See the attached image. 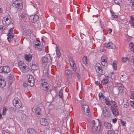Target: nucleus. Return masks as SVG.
Instances as JSON below:
<instances>
[{
    "instance_id": "50",
    "label": "nucleus",
    "mask_w": 134,
    "mask_h": 134,
    "mask_svg": "<svg viewBox=\"0 0 134 134\" xmlns=\"http://www.w3.org/2000/svg\"><path fill=\"white\" fill-rule=\"evenodd\" d=\"M121 123L123 126H124L125 124V122L123 121L122 120H120Z\"/></svg>"
},
{
    "instance_id": "45",
    "label": "nucleus",
    "mask_w": 134,
    "mask_h": 134,
    "mask_svg": "<svg viewBox=\"0 0 134 134\" xmlns=\"http://www.w3.org/2000/svg\"><path fill=\"white\" fill-rule=\"evenodd\" d=\"M29 83L28 82H25L23 83V86L24 87H26L28 85H29Z\"/></svg>"
},
{
    "instance_id": "52",
    "label": "nucleus",
    "mask_w": 134,
    "mask_h": 134,
    "mask_svg": "<svg viewBox=\"0 0 134 134\" xmlns=\"http://www.w3.org/2000/svg\"><path fill=\"white\" fill-rule=\"evenodd\" d=\"M131 105L133 108H134V102L131 101Z\"/></svg>"
},
{
    "instance_id": "28",
    "label": "nucleus",
    "mask_w": 134,
    "mask_h": 134,
    "mask_svg": "<svg viewBox=\"0 0 134 134\" xmlns=\"http://www.w3.org/2000/svg\"><path fill=\"white\" fill-rule=\"evenodd\" d=\"M56 52L57 55L56 57L58 58H60L61 56V53L60 52L59 49L58 47H57Z\"/></svg>"
},
{
    "instance_id": "54",
    "label": "nucleus",
    "mask_w": 134,
    "mask_h": 134,
    "mask_svg": "<svg viewBox=\"0 0 134 134\" xmlns=\"http://www.w3.org/2000/svg\"><path fill=\"white\" fill-rule=\"evenodd\" d=\"M7 110V108H4L3 111V115H4V113L5 112L6 110Z\"/></svg>"
},
{
    "instance_id": "48",
    "label": "nucleus",
    "mask_w": 134,
    "mask_h": 134,
    "mask_svg": "<svg viewBox=\"0 0 134 134\" xmlns=\"http://www.w3.org/2000/svg\"><path fill=\"white\" fill-rule=\"evenodd\" d=\"M21 17L22 18L26 19V15L25 14H21Z\"/></svg>"
},
{
    "instance_id": "64",
    "label": "nucleus",
    "mask_w": 134,
    "mask_h": 134,
    "mask_svg": "<svg viewBox=\"0 0 134 134\" xmlns=\"http://www.w3.org/2000/svg\"><path fill=\"white\" fill-rule=\"evenodd\" d=\"M2 115L0 113V118H1L2 117Z\"/></svg>"
},
{
    "instance_id": "51",
    "label": "nucleus",
    "mask_w": 134,
    "mask_h": 134,
    "mask_svg": "<svg viewBox=\"0 0 134 134\" xmlns=\"http://www.w3.org/2000/svg\"><path fill=\"white\" fill-rule=\"evenodd\" d=\"M131 61L133 63V64L134 66V56H133L132 58L131 59Z\"/></svg>"
},
{
    "instance_id": "8",
    "label": "nucleus",
    "mask_w": 134,
    "mask_h": 134,
    "mask_svg": "<svg viewBox=\"0 0 134 134\" xmlns=\"http://www.w3.org/2000/svg\"><path fill=\"white\" fill-rule=\"evenodd\" d=\"M27 77L28 79V82L29 83V85L31 87L34 86L35 81L33 76L30 75H27Z\"/></svg>"
},
{
    "instance_id": "6",
    "label": "nucleus",
    "mask_w": 134,
    "mask_h": 134,
    "mask_svg": "<svg viewBox=\"0 0 134 134\" xmlns=\"http://www.w3.org/2000/svg\"><path fill=\"white\" fill-rule=\"evenodd\" d=\"M50 58L51 60V62H52V58H51L50 55H48L47 56L42 57L41 59V61L43 66L44 67H46L47 65L48 59Z\"/></svg>"
},
{
    "instance_id": "44",
    "label": "nucleus",
    "mask_w": 134,
    "mask_h": 134,
    "mask_svg": "<svg viewBox=\"0 0 134 134\" xmlns=\"http://www.w3.org/2000/svg\"><path fill=\"white\" fill-rule=\"evenodd\" d=\"M115 3L118 5L120 4L121 2V0H114Z\"/></svg>"
},
{
    "instance_id": "47",
    "label": "nucleus",
    "mask_w": 134,
    "mask_h": 134,
    "mask_svg": "<svg viewBox=\"0 0 134 134\" xmlns=\"http://www.w3.org/2000/svg\"><path fill=\"white\" fill-rule=\"evenodd\" d=\"M73 70L74 71H75L76 70V64L72 65H71Z\"/></svg>"
},
{
    "instance_id": "33",
    "label": "nucleus",
    "mask_w": 134,
    "mask_h": 134,
    "mask_svg": "<svg viewBox=\"0 0 134 134\" xmlns=\"http://www.w3.org/2000/svg\"><path fill=\"white\" fill-rule=\"evenodd\" d=\"M87 57L86 56L83 57L82 58V61L83 63L85 65L87 64Z\"/></svg>"
},
{
    "instance_id": "5",
    "label": "nucleus",
    "mask_w": 134,
    "mask_h": 134,
    "mask_svg": "<svg viewBox=\"0 0 134 134\" xmlns=\"http://www.w3.org/2000/svg\"><path fill=\"white\" fill-rule=\"evenodd\" d=\"M82 111L87 116L89 115L90 113L88 105L86 104H84L82 105Z\"/></svg>"
},
{
    "instance_id": "11",
    "label": "nucleus",
    "mask_w": 134,
    "mask_h": 134,
    "mask_svg": "<svg viewBox=\"0 0 134 134\" xmlns=\"http://www.w3.org/2000/svg\"><path fill=\"white\" fill-rule=\"evenodd\" d=\"M13 27L11 28L9 30V32L8 34L7 35L8 37H7V39L10 42L12 41L13 40Z\"/></svg>"
},
{
    "instance_id": "19",
    "label": "nucleus",
    "mask_w": 134,
    "mask_h": 134,
    "mask_svg": "<svg viewBox=\"0 0 134 134\" xmlns=\"http://www.w3.org/2000/svg\"><path fill=\"white\" fill-rule=\"evenodd\" d=\"M40 123L43 126H46L48 124V122L47 120L44 118H42L40 120Z\"/></svg>"
},
{
    "instance_id": "4",
    "label": "nucleus",
    "mask_w": 134,
    "mask_h": 134,
    "mask_svg": "<svg viewBox=\"0 0 134 134\" xmlns=\"http://www.w3.org/2000/svg\"><path fill=\"white\" fill-rule=\"evenodd\" d=\"M13 103L16 108H19L22 106V104L20 99L18 98H15L13 100Z\"/></svg>"
},
{
    "instance_id": "1",
    "label": "nucleus",
    "mask_w": 134,
    "mask_h": 134,
    "mask_svg": "<svg viewBox=\"0 0 134 134\" xmlns=\"http://www.w3.org/2000/svg\"><path fill=\"white\" fill-rule=\"evenodd\" d=\"M18 66L23 72L27 73L29 71V68L26 66L23 61H20L18 63Z\"/></svg>"
},
{
    "instance_id": "37",
    "label": "nucleus",
    "mask_w": 134,
    "mask_h": 134,
    "mask_svg": "<svg viewBox=\"0 0 134 134\" xmlns=\"http://www.w3.org/2000/svg\"><path fill=\"white\" fill-rule=\"evenodd\" d=\"M59 96L60 98H62L63 97V90H61L59 92Z\"/></svg>"
},
{
    "instance_id": "61",
    "label": "nucleus",
    "mask_w": 134,
    "mask_h": 134,
    "mask_svg": "<svg viewBox=\"0 0 134 134\" xmlns=\"http://www.w3.org/2000/svg\"><path fill=\"white\" fill-rule=\"evenodd\" d=\"M95 84L97 85H98L99 84V82L98 81H96L95 82Z\"/></svg>"
},
{
    "instance_id": "62",
    "label": "nucleus",
    "mask_w": 134,
    "mask_h": 134,
    "mask_svg": "<svg viewBox=\"0 0 134 134\" xmlns=\"http://www.w3.org/2000/svg\"><path fill=\"white\" fill-rule=\"evenodd\" d=\"M2 100V98L1 96H0V103L1 102Z\"/></svg>"
},
{
    "instance_id": "10",
    "label": "nucleus",
    "mask_w": 134,
    "mask_h": 134,
    "mask_svg": "<svg viewBox=\"0 0 134 134\" xmlns=\"http://www.w3.org/2000/svg\"><path fill=\"white\" fill-rule=\"evenodd\" d=\"M65 76L67 77V82L69 83V79H71L72 76V73L71 71L69 69L66 70L65 71Z\"/></svg>"
},
{
    "instance_id": "31",
    "label": "nucleus",
    "mask_w": 134,
    "mask_h": 134,
    "mask_svg": "<svg viewBox=\"0 0 134 134\" xmlns=\"http://www.w3.org/2000/svg\"><path fill=\"white\" fill-rule=\"evenodd\" d=\"M69 62L70 65L75 64V63L74 60L72 58H70L69 60Z\"/></svg>"
},
{
    "instance_id": "59",
    "label": "nucleus",
    "mask_w": 134,
    "mask_h": 134,
    "mask_svg": "<svg viewBox=\"0 0 134 134\" xmlns=\"http://www.w3.org/2000/svg\"><path fill=\"white\" fill-rule=\"evenodd\" d=\"M130 3H131V4H132V6L134 7V2L133 1H132V2Z\"/></svg>"
},
{
    "instance_id": "60",
    "label": "nucleus",
    "mask_w": 134,
    "mask_h": 134,
    "mask_svg": "<svg viewBox=\"0 0 134 134\" xmlns=\"http://www.w3.org/2000/svg\"><path fill=\"white\" fill-rule=\"evenodd\" d=\"M77 76L78 79H79L80 78V75L78 74H77Z\"/></svg>"
},
{
    "instance_id": "12",
    "label": "nucleus",
    "mask_w": 134,
    "mask_h": 134,
    "mask_svg": "<svg viewBox=\"0 0 134 134\" xmlns=\"http://www.w3.org/2000/svg\"><path fill=\"white\" fill-rule=\"evenodd\" d=\"M105 47L109 49H114L116 48L115 45L112 42H109L104 44Z\"/></svg>"
},
{
    "instance_id": "49",
    "label": "nucleus",
    "mask_w": 134,
    "mask_h": 134,
    "mask_svg": "<svg viewBox=\"0 0 134 134\" xmlns=\"http://www.w3.org/2000/svg\"><path fill=\"white\" fill-rule=\"evenodd\" d=\"M129 105V103H126V104H124L123 105V106L124 108H126L128 107Z\"/></svg>"
},
{
    "instance_id": "40",
    "label": "nucleus",
    "mask_w": 134,
    "mask_h": 134,
    "mask_svg": "<svg viewBox=\"0 0 134 134\" xmlns=\"http://www.w3.org/2000/svg\"><path fill=\"white\" fill-rule=\"evenodd\" d=\"M128 60V58L127 57H122L121 59L122 62L123 63L126 62L127 60Z\"/></svg>"
},
{
    "instance_id": "9",
    "label": "nucleus",
    "mask_w": 134,
    "mask_h": 134,
    "mask_svg": "<svg viewBox=\"0 0 134 134\" xmlns=\"http://www.w3.org/2000/svg\"><path fill=\"white\" fill-rule=\"evenodd\" d=\"M31 69L33 70H36L38 69V65L35 60H32L30 64Z\"/></svg>"
},
{
    "instance_id": "58",
    "label": "nucleus",
    "mask_w": 134,
    "mask_h": 134,
    "mask_svg": "<svg viewBox=\"0 0 134 134\" xmlns=\"http://www.w3.org/2000/svg\"><path fill=\"white\" fill-rule=\"evenodd\" d=\"M106 77L107 78V79H109V78H110L111 77V75H110L109 76H106Z\"/></svg>"
},
{
    "instance_id": "26",
    "label": "nucleus",
    "mask_w": 134,
    "mask_h": 134,
    "mask_svg": "<svg viewBox=\"0 0 134 134\" xmlns=\"http://www.w3.org/2000/svg\"><path fill=\"white\" fill-rule=\"evenodd\" d=\"M33 17V19L32 20V21L33 23H35L39 19V17L37 15L35 14L34 15V16L33 17V16H31V17Z\"/></svg>"
},
{
    "instance_id": "20",
    "label": "nucleus",
    "mask_w": 134,
    "mask_h": 134,
    "mask_svg": "<svg viewBox=\"0 0 134 134\" xmlns=\"http://www.w3.org/2000/svg\"><path fill=\"white\" fill-rule=\"evenodd\" d=\"M34 111L35 114L36 115V116L38 118L41 114V109L39 107H37L34 109Z\"/></svg>"
},
{
    "instance_id": "7",
    "label": "nucleus",
    "mask_w": 134,
    "mask_h": 134,
    "mask_svg": "<svg viewBox=\"0 0 134 134\" xmlns=\"http://www.w3.org/2000/svg\"><path fill=\"white\" fill-rule=\"evenodd\" d=\"M10 71V68L7 66L0 67V73H7Z\"/></svg>"
},
{
    "instance_id": "25",
    "label": "nucleus",
    "mask_w": 134,
    "mask_h": 134,
    "mask_svg": "<svg viewBox=\"0 0 134 134\" xmlns=\"http://www.w3.org/2000/svg\"><path fill=\"white\" fill-rule=\"evenodd\" d=\"M131 19L129 20V23L132 27H134V17L132 16H130Z\"/></svg>"
},
{
    "instance_id": "57",
    "label": "nucleus",
    "mask_w": 134,
    "mask_h": 134,
    "mask_svg": "<svg viewBox=\"0 0 134 134\" xmlns=\"http://www.w3.org/2000/svg\"><path fill=\"white\" fill-rule=\"evenodd\" d=\"M117 121L116 119L115 118L113 119L112 120V121L113 123Z\"/></svg>"
},
{
    "instance_id": "55",
    "label": "nucleus",
    "mask_w": 134,
    "mask_h": 134,
    "mask_svg": "<svg viewBox=\"0 0 134 134\" xmlns=\"http://www.w3.org/2000/svg\"><path fill=\"white\" fill-rule=\"evenodd\" d=\"M108 31L109 33H110L112 32V30L111 29H108Z\"/></svg>"
},
{
    "instance_id": "56",
    "label": "nucleus",
    "mask_w": 134,
    "mask_h": 134,
    "mask_svg": "<svg viewBox=\"0 0 134 134\" xmlns=\"http://www.w3.org/2000/svg\"><path fill=\"white\" fill-rule=\"evenodd\" d=\"M112 16L113 18H117L118 17V16L117 15H116L114 14L112 15Z\"/></svg>"
},
{
    "instance_id": "53",
    "label": "nucleus",
    "mask_w": 134,
    "mask_h": 134,
    "mask_svg": "<svg viewBox=\"0 0 134 134\" xmlns=\"http://www.w3.org/2000/svg\"><path fill=\"white\" fill-rule=\"evenodd\" d=\"M2 133L3 134H10L9 133L6 132L4 130L3 131Z\"/></svg>"
},
{
    "instance_id": "46",
    "label": "nucleus",
    "mask_w": 134,
    "mask_h": 134,
    "mask_svg": "<svg viewBox=\"0 0 134 134\" xmlns=\"http://www.w3.org/2000/svg\"><path fill=\"white\" fill-rule=\"evenodd\" d=\"M107 134H114V131L111 130H109L107 132Z\"/></svg>"
},
{
    "instance_id": "15",
    "label": "nucleus",
    "mask_w": 134,
    "mask_h": 134,
    "mask_svg": "<svg viewBox=\"0 0 134 134\" xmlns=\"http://www.w3.org/2000/svg\"><path fill=\"white\" fill-rule=\"evenodd\" d=\"M101 64L103 66H107L108 64L107 62V58L105 55H103L101 57Z\"/></svg>"
},
{
    "instance_id": "16",
    "label": "nucleus",
    "mask_w": 134,
    "mask_h": 134,
    "mask_svg": "<svg viewBox=\"0 0 134 134\" xmlns=\"http://www.w3.org/2000/svg\"><path fill=\"white\" fill-rule=\"evenodd\" d=\"M115 86L117 88L120 93H122L124 89V86L122 84L120 83H117L115 85Z\"/></svg>"
},
{
    "instance_id": "42",
    "label": "nucleus",
    "mask_w": 134,
    "mask_h": 134,
    "mask_svg": "<svg viewBox=\"0 0 134 134\" xmlns=\"http://www.w3.org/2000/svg\"><path fill=\"white\" fill-rule=\"evenodd\" d=\"M5 26L0 25V30H1L2 32V31L4 30L5 29Z\"/></svg>"
},
{
    "instance_id": "63",
    "label": "nucleus",
    "mask_w": 134,
    "mask_h": 134,
    "mask_svg": "<svg viewBox=\"0 0 134 134\" xmlns=\"http://www.w3.org/2000/svg\"><path fill=\"white\" fill-rule=\"evenodd\" d=\"M2 11V10L1 9V8H0V13Z\"/></svg>"
},
{
    "instance_id": "17",
    "label": "nucleus",
    "mask_w": 134,
    "mask_h": 134,
    "mask_svg": "<svg viewBox=\"0 0 134 134\" xmlns=\"http://www.w3.org/2000/svg\"><path fill=\"white\" fill-rule=\"evenodd\" d=\"M103 114L105 116L109 117L110 116L111 113L109 111V109L108 108L104 107L103 109Z\"/></svg>"
},
{
    "instance_id": "23",
    "label": "nucleus",
    "mask_w": 134,
    "mask_h": 134,
    "mask_svg": "<svg viewBox=\"0 0 134 134\" xmlns=\"http://www.w3.org/2000/svg\"><path fill=\"white\" fill-rule=\"evenodd\" d=\"M104 126L105 127L108 129H110L111 128V125L110 123L107 122H104Z\"/></svg>"
},
{
    "instance_id": "38",
    "label": "nucleus",
    "mask_w": 134,
    "mask_h": 134,
    "mask_svg": "<svg viewBox=\"0 0 134 134\" xmlns=\"http://www.w3.org/2000/svg\"><path fill=\"white\" fill-rule=\"evenodd\" d=\"M116 61H114L113 63V65L114 69L115 70H116L117 69V67L116 66Z\"/></svg>"
},
{
    "instance_id": "21",
    "label": "nucleus",
    "mask_w": 134,
    "mask_h": 134,
    "mask_svg": "<svg viewBox=\"0 0 134 134\" xmlns=\"http://www.w3.org/2000/svg\"><path fill=\"white\" fill-rule=\"evenodd\" d=\"M14 3L16 7L18 8L22 6V1L21 0H17L15 1Z\"/></svg>"
},
{
    "instance_id": "3",
    "label": "nucleus",
    "mask_w": 134,
    "mask_h": 134,
    "mask_svg": "<svg viewBox=\"0 0 134 134\" xmlns=\"http://www.w3.org/2000/svg\"><path fill=\"white\" fill-rule=\"evenodd\" d=\"M99 125L97 126L96 125L95 121L93 120L91 122L92 130V132H94L96 131H98L101 128V125H100V122H98Z\"/></svg>"
},
{
    "instance_id": "36",
    "label": "nucleus",
    "mask_w": 134,
    "mask_h": 134,
    "mask_svg": "<svg viewBox=\"0 0 134 134\" xmlns=\"http://www.w3.org/2000/svg\"><path fill=\"white\" fill-rule=\"evenodd\" d=\"M39 42H39L36 41L34 43V47L35 48L37 47L40 44L39 43Z\"/></svg>"
},
{
    "instance_id": "2",
    "label": "nucleus",
    "mask_w": 134,
    "mask_h": 134,
    "mask_svg": "<svg viewBox=\"0 0 134 134\" xmlns=\"http://www.w3.org/2000/svg\"><path fill=\"white\" fill-rule=\"evenodd\" d=\"M95 68L96 71L99 75H102L105 73V69L104 68H102L101 66L100 63H97L95 66Z\"/></svg>"
},
{
    "instance_id": "30",
    "label": "nucleus",
    "mask_w": 134,
    "mask_h": 134,
    "mask_svg": "<svg viewBox=\"0 0 134 134\" xmlns=\"http://www.w3.org/2000/svg\"><path fill=\"white\" fill-rule=\"evenodd\" d=\"M25 32L26 35L29 36L31 35L32 33V31L30 29L25 30Z\"/></svg>"
},
{
    "instance_id": "24",
    "label": "nucleus",
    "mask_w": 134,
    "mask_h": 134,
    "mask_svg": "<svg viewBox=\"0 0 134 134\" xmlns=\"http://www.w3.org/2000/svg\"><path fill=\"white\" fill-rule=\"evenodd\" d=\"M32 55H28L25 54V59L29 62L32 59Z\"/></svg>"
},
{
    "instance_id": "18",
    "label": "nucleus",
    "mask_w": 134,
    "mask_h": 134,
    "mask_svg": "<svg viewBox=\"0 0 134 134\" xmlns=\"http://www.w3.org/2000/svg\"><path fill=\"white\" fill-rule=\"evenodd\" d=\"M6 85V82L4 80L3 76L0 75V87L3 88Z\"/></svg>"
},
{
    "instance_id": "34",
    "label": "nucleus",
    "mask_w": 134,
    "mask_h": 134,
    "mask_svg": "<svg viewBox=\"0 0 134 134\" xmlns=\"http://www.w3.org/2000/svg\"><path fill=\"white\" fill-rule=\"evenodd\" d=\"M99 97L100 100H102L104 98V96L102 93H100L99 94Z\"/></svg>"
},
{
    "instance_id": "39",
    "label": "nucleus",
    "mask_w": 134,
    "mask_h": 134,
    "mask_svg": "<svg viewBox=\"0 0 134 134\" xmlns=\"http://www.w3.org/2000/svg\"><path fill=\"white\" fill-rule=\"evenodd\" d=\"M14 75L13 73H10L8 76V78L10 80H12L14 77Z\"/></svg>"
},
{
    "instance_id": "35",
    "label": "nucleus",
    "mask_w": 134,
    "mask_h": 134,
    "mask_svg": "<svg viewBox=\"0 0 134 134\" xmlns=\"http://www.w3.org/2000/svg\"><path fill=\"white\" fill-rule=\"evenodd\" d=\"M108 81L107 79H103L101 81V83L103 85H105L107 84Z\"/></svg>"
},
{
    "instance_id": "29",
    "label": "nucleus",
    "mask_w": 134,
    "mask_h": 134,
    "mask_svg": "<svg viewBox=\"0 0 134 134\" xmlns=\"http://www.w3.org/2000/svg\"><path fill=\"white\" fill-rule=\"evenodd\" d=\"M35 49L38 51H42L43 49V46L40 44L38 45Z\"/></svg>"
},
{
    "instance_id": "41",
    "label": "nucleus",
    "mask_w": 134,
    "mask_h": 134,
    "mask_svg": "<svg viewBox=\"0 0 134 134\" xmlns=\"http://www.w3.org/2000/svg\"><path fill=\"white\" fill-rule=\"evenodd\" d=\"M106 104L108 105H111V101L110 102L108 99H107L105 101Z\"/></svg>"
},
{
    "instance_id": "43",
    "label": "nucleus",
    "mask_w": 134,
    "mask_h": 134,
    "mask_svg": "<svg viewBox=\"0 0 134 134\" xmlns=\"http://www.w3.org/2000/svg\"><path fill=\"white\" fill-rule=\"evenodd\" d=\"M130 93L131 96V97H130V98L134 100V92L133 91H131Z\"/></svg>"
},
{
    "instance_id": "22",
    "label": "nucleus",
    "mask_w": 134,
    "mask_h": 134,
    "mask_svg": "<svg viewBox=\"0 0 134 134\" xmlns=\"http://www.w3.org/2000/svg\"><path fill=\"white\" fill-rule=\"evenodd\" d=\"M113 113L114 116H116L119 114L118 109L116 108H111Z\"/></svg>"
},
{
    "instance_id": "14",
    "label": "nucleus",
    "mask_w": 134,
    "mask_h": 134,
    "mask_svg": "<svg viewBox=\"0 0 134 134\" xmlns=\"http://www.w3.org/2000/svg\"><path fill=\"white\" fill-rule=\"evenodd\" d=\"M49 84L45 80H44L41 83V88L42 90L46 91L48 89Z\"/></svg>"
},
{
    "instance_id": "13",
    "label": "nucleus",
    "mask_w": 134,
    "mask_h": 134,
    "mask_svg": "<svg viewBox=\"0 0 134 134\" xmlns=\"http://www.w3.org/2000/svg\"><path fill=\"white\" fill-rule=\"evenodd\" d=\"M11 19L10 16H7L5 17L3 20L2 23L3 24L5 25L10 24L11 22Z\"/></svg>"
},
{
    "instance_id": "27",
    "label": "nucleus",
    "mask_w": 134,
    "mask_h": 134,
    "mask_svg": "<svg viewBox=\"0 0 134 134\" xmlns=\"http://www.w3.org/2000/svg\"><path fill=\"white\" fill-rule=\"evenodd\" d=\"M27 132L30 134H36V131L33 128H30L27 130Z\"/></svg>"
},
{
    "instance_id": "32",
    "label": "nucleus",
    "mask_w": 134,
    "mask_h": 134,
    "mask_svg": "<svg viewBox=\"0 0 134 134\" xmlns=\"http://www.w3.org/2000/svg\"><path fill=\"white\" fill-rule=\"evenodd\" d=\"M111 108H115L116 107H117V105L116 104V103L114 101H111Z\"/></svg>"
}]
</instances>
